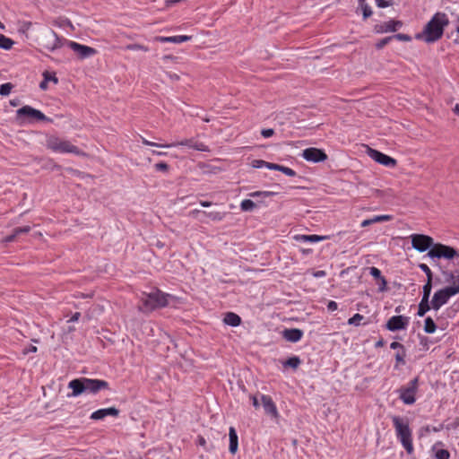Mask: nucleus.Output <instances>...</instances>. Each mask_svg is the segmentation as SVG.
<instances>
[{"mask_svg": "<svg viewBox=\"0 0 459 459\" xmlns=\"http://www.w3.org/2000/svg\"><path fill=\"white\" fill-rule=\"evenodd\" d=\"M410 238L412 247L420 253L429 250L427 255L431 259L444 258L451 260L455 258V255H458V251L454 247L440 243H434L433 238L429 236L412 234Z\"/></svg>", "mask_w": 459, "mask_h": 459, "instance_id": "obj_1", "label": "nucleus"}, {"mask_svg": "<svg viewBox=\"0 0 459 459\" xmlns=\"http://www.w3.org/2000/svg\"><path fill=\"white\" fill-rule=\"evenodd\" d=\"M449 24V18L446 13L442 12L436 13L431 19L426 23L422 30L415 35V39L423 40L430 44L439 40L445 28Z\"/></svg>", "mask_w": 459, "mask_h": 459, "instance_id": "obj_2", "label": "nucleus"}, {"mask_svg": "<svg viewBox=\"0 0 459 459\" xmlns=\"http://www.w3.org/2000/svg\"><path fill=\"white\" fill-rule=\"evenodd\" d=\"M176 298L170 294L165 293L159 289H153L151 292H143L140 297V305L138 309L143 313H150L156 309L168 307Z\"/></svg>", "mask_w": 459, "mask_h": 459, "instance_id": "obj_3", "label": "nucleus"}, {"mask_svg": "<svg viewBox=\"0 0 459 459\" xmlns=\"http://www.w3.org/2000/svg\"><path fill=\"white\" fill-rule=\"evenodd\" d=\"M68 387L72 389V394H67V396L77 397L84 393L95 394L101 389H107L108 383L101 379L81 377L71 380Z\"/></svg>", "mask_w": 459, "mask_h": 459, "instance_id": "obj_4", "label": "nucleus"}, {"mask_svg": "<svg viewBox=\"0 0 459 459\" xmlns=\"http://www.w3.org/2000/svg\"><path fill=\"white\" fill-rule=\"evenodd\" d=\"M397 439L402 444L408 455L414 452L412 443V430L410 428L409 420L404 417L394 415L391 417Z\"/></svg>", "mask_w": 459, "mask_h": 459, "instance_id": "obj_5", "label": "nucleus"}, {"mask_svg": "<svg viewBox=\"0 0 459 459\" xmlns=\"http://www.w3.org/2000/svg\"><path fill=\"white\" fill-rule=\"evenodd\" d=\"M459 293V275L455 279L454 286H447L437 290L431 299V307L435 311H438L441 307L446 305L450 298Z\"/></svg>", "mask_w": 459, "mask_h": 459, "instance_id": "obj_6", "label": "nucleus"}, {"mask_svg": "<svg viewBox=\"0 0 459 459\" xmlns=\"http://www.w3.org/2000/svg\"><path fill=\"white\" fill-rule=\"evenodd\" d=\"M16 120L20 125L47 120L46 116L30 106H23L16 111Z\"/></svg>", "mask_w": 459, "mask_h": 459, "instance_id": "obj_7", "label": "nucleus"}, {"mask_svg": "<svg viewBox=\"0 0 459 459\" xmlns=\"http://www.w3.org/2000/svg\"><path fill=\"white\" fill-rule=\"evenodd\" d=\"M419 388V377H416L397 390L399 398L404 404L411 405L416 402V394Z\"/></svg>", "mask_w": 459, "mask_h": 459, "instance_id": "obj_8", "label": "nucleus"}, {"mask_svg": "<svg viewBox=\"0 0 459 459\" xmlns=\"http://www.w3.org/2000/svg\"><path fill=\"white\" fill-rule=\"evenodd\" d=\"M65 39H60L57 34L52 30H47L42 38V46L48 51H55L63 46Z\"/></svg>", "mask_w": 459, "mask_h": 459, "instance_id": "obj_9", "label": "nucleus"}, {"mask_svg": "<svg viewBox=\"0 0 459 459\" xmlns=\"http://www.w3.org/2000/svg\"><path fill=\"white\" fill-rule=\"evenodd\" d=\"M366 147H367V153L372 160H374L377 163L384 165L387 168L395 167L396 160L394 158H392L388 155H385L377 150H374V149L370 148L368 145H366Z\"/></svg>", "mask_w": 459, "mask_h": 459, "instance_id": "obj_10", "label": "nucleus"}, {"mask_svg": "<svg viewBox=\"0 0 459 459\" xmlns=\"http://www.w3.org/2000/svg\"><path fill=\"white\" fill-rule=\"evenodd\" d=\"M302 157L309 162L317 163L327 159V155L323 150L317 148H307L303 151Z\"/></svg>", "mask_w": 459, "mask_h": 459, "instance_id": "obj_11", "label": "nucleus"}, {"mask_svg": "<svg viewBox=\"0 0 459 459\" xmlns=\"http://www.w3.org/2000/svg\"><path fill=\"white\" fill-rule=\"evenodd\" d=\"M410 319L404 316H394L386 323V329L392 332L406 329Z\"/></svg>", "mask_w": 459, "mask_h": 459, "instance_id": "obj_12", "label": "nucleus"}, {"mask_svg": "<svg viewBox=\"0 0 459 459\" xmlns=\"http://www.w3.org/2000/svg\"><path fill=\"white\" fill-rule=\"evenodd\" d=\"M67 46L74 51L80 58L89 57L97 53L95 48L79 44L75 41H67Z\"/></svg>", "mask_w": 459, "mask_h": 459, "instance_id": "obj_13", "label": "nucleus"}, {"mask_svg": "<svg viewBox=\"0 0 459 459\" xmlns=\"http://www.w3.org/2000/svg\"><path fill=\"white\" fill-rule=\"evenodd\" d=\"M403 26L401 21L390 20L375 26L377 33L394 32Z\"/></svg>", "mask_w": 459, "mask_h": 459, "instance_id": "obj_14", "label": "nucleus"}, {"mask_svg": "<svg viewBox=\"0 0 459 459\" xmlns=\"http://www.w3.org/2000/svg\"><path fill=\"white\" fill-rule=\"evenodd\" d=\"M119 414V411L115 407L100 409L93 411L90 418L93 420H103L107 416L117 417Z\"/></svg>", "mask_w": 459, "mask_h": 459, "instance_id": "obj_15", "label": "nucleus"}, {"mask_svg": "<svg viewBox=\"0 0 459 459\" xmlns=\"http://www.w3.org/2000/svg\"><path fill=\"white\" fill-rule=\"evenodd\" d=\"M261 403L266 414L275 418L278 416L276 405L269 395L261 394Z\"/></svg>", "mask_w": 459, "mask_h": 459, "instance_id": "obj_16", "label": "nucleus"}, {"mask_svg": "<svg viewBox=\"0 0 459 459\" xmlns=\"http://www.w3.org/2000/svg\"><path fill=\"white\" fill-rule=\"evenodd\" d=\"M55 153H74L76 155H83L77 145H49Z\"/></svg>", "mask_w": 459, "mask_h": 459, "instance_id": "obj_17", "label": "nucleus"}, {"mask_svg": "<svg viewBox=\"0 0 459 459\" xmlns=\"http://www.w3.org/2000/svg\"><path fill=\"white\" fill-rule=\"evenodd\" d=\"M285 340L290 342H297L301 340L303 332L298 328L285 329L282 333Z\"/></svg>", "mask_w": 459, "mask_h": 459, "instance_id": "obj_18", "label": "nucleus"}, {"mask_svg": "<svg viewBox=\"0 0 459 459\" xmlns=\"http://www.w3.org/2000/svg\"><path fill=\"white\" fill-rule=\"evenodd\" d=\"M191 39H192V37L187 36V35H178V36H171V37L157 36L154 38V40L158 41V42H162V43L169 42V43L179 44V43H182L185 41H188Z\"/></svg>", "mask_w": 459, "mask_h": 459, "instance_id": "obj_19", "label": "nucleus"}, {"mask_svg": "<svg viewBox=\"0 0 459 459\" xmlns=\"http://www.w3.org/2000/svg\"><path fill=\"white\" fill-rule=\"evenodd\" d=\"M230 446L229 450L230 454L235 455L238 447V437L237 431L234 427H230L229 429Z\"/></svg>", "mask_w": 459, "mask_h": 459, "instance_id": "obj_20", "label": "nucleus"}, {"mask_svg": "<svg viewBox=\"0 0 459 459\" xmlns=\"http://www.w3.org/2000/svg\"><path fill=\"white\" fill-rule=\"evenodd\" d=\"M298 241L301 242H311L316 243L319 241H323L328 239V236H319V235H298L295 237Z\"/></svg>", "mask_w": 459, "mask_h": 459, "instance_id": "obj_21", "label": "nucleus"}, {"mask_svg": "<svg viewBox=\"0 0 459 459\" xmlns=\"http://www.w3.org/2000/svg\"><path fill=\"white\" fill-rule=\"evenodd\" d=\"M223 322L230 326H238L241 323V318L235 313L228 312L224 316Z\"/></svg>", "mask_w": 459, "mask_h": 459, "instance_id": "obj_22", "label": "nucleus"}, {"mask_svg": "<svg viewBox=\"0 0 459 459\" xmlns=\"http://www.w3.org/2000/svg\"><path fill=\"white\" fill-rule=\"evenodd\" d=\"M43 77L44 80L39 84V88L42 91H46L48 89V83H49V82H53L56 84L58 82L57 77L55 74L48 73V71L43 73Z\"/></svg>", "mask_w": 459, "mask_h": 459, "instance_id": "obj_23", "label": "nucleus"}, {"mask_svg": "<svg viewBox=\"0 0 459 459\" xmlns=\"http://www.w3.org/2000/svg\"><path fill=\"white\" fill-rule=\"evenodd\" d=\"M269 169L281 171L288 177H295L297 175L294 169L276 163H273V165L269 166Z\"/></svg>", "mask_w": 459, "mask_h": 459, "instance_id": "obj_24", "label": "nucleus"}, {"mask_svg": "<svg viewBox=\"0 0 459 459\" xmlns=\"http://www.w3.org/2000/svg\"><path fill=\"white\" fill-rule=\"evenodd\" d=\"M269 169L281 171L288 177H295L297 175L294 169L276 163H273V165L269 166Z\"/></svg>", "mask_w": 459, "mask_h": 459, "instance_id": "obj_25", "label": "nucleus"}, {"mask_svg": "<svg viewBox=\"0 0 459 459\" xmlns=\"http://www.w3.org/2000/svg\"><path fill=\"white\" fill-rule=\"evenodd\" d=\"M430 309H432L431 300L429 301V300H422L421 299L420 304H419L417 316H420V317H422Z\"/></svg>", "mask_w": 459, "mask_h": 459, "instance_id": "obj_26", "label": "nucleus"}, {"mask_svg": "<svg viewBox=\"0 0 459 459\" xmlns=\"http://www.w3.org/2000/svg\"><path fill=\"white\" fill-rule=\"evenodd\" d=\"M423 329L426 333H434L436 332L437 325L430 316L425 318Z\"/></svg>", "mask_w": 459, "mask_h": 459, "instance_id": "obj_27", "label": "nucleus"}, {"mask_svg": "<svg viewBox=\"0 0 459 459\" xmlns=\"http://www.w3.org/2000/svg\"><path fill=\"white\" fill-rule=\"evenodd\" d=\"M14 42L13 39L5 37L3 34H0V48L9 50L13 48Z\"/></svg>", "mask_w": 459, "mask_h": 459, "instance_id": "obj_28", "label": "nucleus"}, {"mask_svg": "<svg viewBox=\"0 0 459 459\" xmlns=\"http://www.w3.org/2000/svg\"><path fill=\"white\" fill-rule=\"evenodd\" d=\"M301 363V360L299 357L293 356L288 359L284 363V367H290L293 369H296Z\"/></svg>", "mask_w": 459, "mask_h": 459, "instance_id": "obj_29", "label": "nucleus"}, {"mask_svg": "<svg viewBox=\"0 0 459 459\" xmlns=\"http://www.w3.org/2000/svg\"><path fill=\"white\" fill-rule=\"evenodd\" d=\"M209 219L214 221H221L224 219L226 216V212H204Z\"/></svg>", "mask_w": 459, "mask_h": 459, "instance_id": "obj_30", "label": "nucleus"}, {"mask_svg": "<svg viewBox=\"0 0 459 459\" xmlns=\"http://www.w3.org/2000/svg\"><path fill=\"white\" fill-rule=\"evenodd\" d=\"M275 195H276V193L272 192V191H255V192L250 193L249 196L253 197V198H258V197L267 198V197L273 196Z\"/></svg>", "mask_w": 459, "mask_h": 459, "instance_id": "obj_31", "label": "nucleus"}, {"mask_svg": "<svg viewBox=\"0 0 459 459\" xmlns=\"http://www.w3.org/2000/svg\"><path fill=\"white\" fill-rule=\"evenodd\" d=\"M432 289V281H427L422 288V300H429V296Z\"/></svg>", "mask_w": 459, "mask_h": 459, "instance_id": "obj_32", "label": "nucleus"}, {"mask_svg": "<svg viewBox=\"0 0 459 459\" xmlns=\"http://www.w3.org/2000/svg\"><path fill=\"white\" fill-rule=\"evenodd\" d=\"M255 207V204L250 199H244L240 203V208L244 212H251Z\"/></svg>", "mask_w": 459, "mask_h": 459, "instance_id": "obj_33", "label": "nucleus"}, {"mask_svg": "<svg viewBox=\"0 0 459 459\" xmlns=\"http://www.w3.org/2000/svg\"><path fill=\"white\" fill-rule=\"evenodd\" d=\"M125 48L126 50H131V51H134V50H141V51H143V52H148L149 51V48L144 46V45H142V44H139V43H134V44H128L125 47Z\"/></svg>", "mask_w": 459, "mask_h": 459, "instance_id": "obj_34", "label": "nucleus"}, {"mask_svg": "<svg viewBox=\"0 0 459 459\" xmlns=\"http://www.w3.org/2000/svg\"><path fill=\"white\" fill-rule=\"evenodd\" d=\"M370 219L374 224V223H378V222L389 221L393 219V216L389 215V214H382V215H376Z\"/></svg>", "mask_w": 459, "mask_h": 459, "instance_id": "obj_35", "label": "nucleus"}, {"mask_svg": "<svg viewBox=\"0 0 459 459\" xmlns=\"http://www.w3.org/2000/svg\"><path fill=\"white\" fill-rule=\"evenodd\" d=\"M273 165L272 162H267L262 160H254L252 161V167L255 169H262V168H267L269 169V166Z\"/></svg>", "mask_w": 459, "mask_h": 459, "instance_id": "obj_36", "label": "nucleus"}, {"mask_svg": "<svg viewBox=\"0 0 459 459\" xmlns=\"http://www.w3.org/2000/svg\"><path fill=\"white\" fill-rule=\"evenodd\" d=\"M13 85L11 82L4 83L0 86V95L7 96L10 94Z\"/></svg>", "mask_w": 459, "mask_h": 459, "instance_id": "obj_37", "label": "nucleus"}, {"mask_svg": "<svg viewBox=\"0 0 459 459\" xmlns=\"http://www.w3.org/2000/svg\"><path fill=\"white\" fill-rule=\"evenodd\" d=\"M364 319V316L360 314H355L352 317L348 320V324L351 325H359L360 322Z\"/></svg>", "mask_w": 459, "mask_h": 459, "instance_id": "obj_38", "label": "nucleus"}, {"mask_svg": "<svg viewBox=\"0 0 459 459\" xmlns=\"http://www.w3.org/2000/svg\"><path fill=\"white\" fill-rule=\"evenodd\" d=\"M419 268L426 273L427 281H432L433 274L429 267L426 264H420Z\"/></svg>", "mask_w": 459, "mask_h": 459, "instance_id": "obj_39", "label": "nucleus"}, {"mask_svg": "<svg viewBox=\"0 0 459 459\" xmlns=\"http://www.w3.org/2000/svg\"><path fill=\"white\" fill-rule=\"evenodd\" d=\"M378 8H386L394 4V0H375Z\"/></svg>", "mask_w": 459, "mask_h": 459, "instance_id": "obj_40", "label": "nucleus"}, {"mask_svg": "<svg viewBox=\"0 0 459 459\" xmlns=\"http://www.w3.org/2000/svg\"><path fill=\"white\" fill-rule=\"evenodd\" d=\"M360 8L362 10L363 18L368 19L372 15V10L371 7L367 4H360Z\"/></svg>", "mask_w": 459, "mask_h": 459, "instance_id": "obj_41", "label": "nucleus"}, {"mask_svg": "<svg viewBox=\"0 0 459 459\" xmlns=\"http://www.w3.org/2000/svg\"><path fill=\"white\" fill-rule=\"evenodd\" d=\"M435 457L437 459H449L450 453L446 449H439L436 452Z\"/></svg>", "mask_w": 459, "mask_h": 459, "instance_id": "obj_42", "label": "nucleus"}, {"mask_svg": "<svg viewBox=\"0 0 459 459\" xmlns=\"http://www.w3.org/2000/svg\"><path fill=\"white\" fill-rule=\"evenodd\" d=\"M393 39H395L397 40H400V41H404V42H409L411 40V37L407 35V34H403V33H398V34H395L394 36H392Z\"/></svg>", "mask_w": 459, "mask_h": 459, "instance_id": "obj_43", "label": "nucleus"}, {"mask_svg": "<svg viewBox=\"0 0 459 459\" xmlns=\"http://www.w3.org/2000/svg\"><path fill=\"white\" fill-rule=\"evenodd\" d=\"M405 350L398 351V352L395 354V360L399 364H404L405 360Z\"/></svg>", "mask_w": 459, "mask_h": 459, "instance_id": "obj_44", "label": "nucleus"}, {"mask_svg": "<svg viewBox=\"0 0 459 459\" xmlns=\"http://www.w3.org/2000/svg\"><path fill=\"white\" fill-rule=\"evenodd\" d=\"M393 39V37L390 36V37H386V38H384L382 39H380L377 44H376V48H378V49H381L383 48L386 44H388L391 40Z\"/></svg>", "mask_w": 459, "mask_h": 459, "instance_id": "obj_45", "label": "nucleus"}, {"mask_svg": "<svg viewBox=\"0 0 459 459\" xmlns=\"http://www.w3.org/2000/svg\"><path fill=\"white\" fill-rule=\"evenodd\" d=\"M370 275L376 279H381L383 276L381 275V271L377 267H370L369 268Z\"/></svg>", "mask_w": 459, "mask_h": 459, "instance_id": "obj_46", "label": "nucleus"}, {"mask_svg": "<svg viewBox=\"0 0 459 459\" xmlns=\"http://www.w3.org/2000/svg\"><path fill=\"white\" fill-rule=\"evenodd\" d=\"M31 25L32 23L30 22H23L19 29V31H21L23 34H27Z\"/></svg>", "mask_w": 459, "mask_h": 459, "instance_id": "obj_47", "label": "nucleus"}, {"mask_svg": "<svg viewBox=\"0 0 459 459\" xmlns=\"http://www.w3.org/2000/svg\"><path fill=\"white\" fill-rule=\"evenodd\" d=\"M30 226L19 227V228L14 229V232L17 236L20 234L28 233V232H30Z\"/></svg>", "mask_w": 459, "mask_h": 459, "instance_id": "obj_48", "label": "nucleus"}, {"mask_svg": "<svg viewBox=\"0 0 459 459\" xmlns=\"http://www.w3.org/2000/svg\"><path fill=\"white\" fill-rule=\"evenodd\" d=\"M337 308H338V304L335 301L330 300L327 303V309H328V311L333 312V311L337 310Z\"/></svg>", "mask_w": 459, "mask_h": 459, "instance_id": "obj_49", "label": "nucleus"}, {"mask_svg": "<svg viewBox=\"0 0 459 459\" xmlns=\"http://www.w3.org/2000/svg\"><path fill=\"white\" fill-rule=\"evenodd\" d=\"M274 134V131L273 129H271V128H268V129H263L261 131V134L264 137V138H269L271 137L272 135H273Z\"/></svg>", "mask_w": 459, "mask_h": 459, "instance_id": "obj_50", "label": "nucleus"}, {"mask_svg": "<svg viewBox=\"0 0 459 459\" xmlns=\"http://www.w3.org/2000/svg\"><path fill=\"white\" fill-rule=\"evenodd\" d=\"M312 275L315 278H323L326 275V273H325V271H323V270L313 271Z\"/></svg>", "mask_w": 459, "mask_h": 459, "instance_id": "obj_51", "label": "nucleus"}, {"mask_svg": "<svg viewBox=\"0 0 459 459\" xmlns=\"http://www.w3.org/2000/svg\"><path fill=\"white\" fill-rule=\"evenodd\" d=\"M390 348L393 349V350H399V351H402L404 349L403 345L400 342H393L391 344H390Z\"/></svg>", "mask_w": 459, "mask_h": 459, "instance_id": "obj_52", "label": "nucleus"}, {"mask_svg": "<svg viewBox=\"0 0 459 459\" xmlns=\"http://www.w3.org/2000/svg\"><path fill=\"white\" fill-rule=\"evenodd\" d=\"M16 237H17V235H16V234H15V232L13 231V234L6 236V237L3 239V241H4V242H5V243H10V242H13V241L15 239V238H16Z\"/></svg>", "mask_w": 459, "mask_h": 459, "instance_id": "obj_53", "label": "nucleus"}, {"mask_svg": "<svg viewBox=\"0 0 459 459\" xmlns=\"http://www.w3.org/2000/svg\"><path fill=\"white\" fill-rule=\"evenodd\" d=\"M442 429H443V425H440L439 427H433V428H430L429 426H427V427L424 428V430L426 432H429L430 430H432L434 432H437V431H440Z\"/></svg>", "mask_w": 459, "mask_h": 459, "instance_id": "obj_54", "label": "nucleus"}, {"mask_svg": "<svg viewBox=\"0 0 459 459\" xmlns=\"http://www.w3.org/2000/svg\"><path fill=\"white\" fill-rule=\"evenodd\" d=\"M380 281L381 283L379 285V290L385 291L386 290L387 281L384 277L380 279Z\"/></svg>", "mask_w": 459, "mask_h": 459, "instance_id": "obj_55", "label": "nucleus"}, {"mask_svg": "<svg viewBox=\"0 0 459 459\" xmlns=\"http://www.w3.org/2000/svg\"><path fill=\"white\" fill-rule=\"evenodd\" d=\"M167 75L172 81H178L180 79L179 75L174 73H167Z\"/></svg>", "mask_w": 459, "mask_h": 459, "instance_id": "obj_56", "label": "nucleus"}, {"mask_svg": "<svg viewBox=\"0 0 459 459\" xmlns=\"http://www.w3.org/2000/svg\"><path fill=\"white\" fill-rule=\"evenodd\" d=\"M155 166L158 170H166L168 169V165L163 162L157 163Z\"/></svg>", "mask_w": 459, "mask_h": 459, "instance_id": "obj_57", "label": "nucleus"}, {"mask_svg": "<svg viewBox=\"0 0 459 459\" xmlns=\"http://www.w3.org/2000/svg\"><path fill=\"white\" fill-rule=\"evenodd\" d=\"M251 400H252V403H253L254 407L258 408L259 405H260V403H259L257 397L256 396H251Z\"/></svg>", "mask_w": 459, "mask_h": 459, "instance_id": "obj_58", "label": "nucleus"}, {"mask_svg": "<svg viewBox=\"0 0 459 459\" xmlns=\"http://www.w3.org/2000/svg\"><path fill=\"white\" fill-rule=\"evenodd\" d=\"M36 351H37V347L32 346V345H30L28 349L24 350L25 354L30 353V352H36Z\"/></svg>", "mask_w": 459, "mask_h": 459, "instance_id": "obj_59", "label": "nucleus"}, {"mask_svg": "<svg viewBox=\"0 0 459 459\" xmlns=\"http://www.w3.org/2000/svg\"><path fill=\"white\" fill-rule=\"evenodd\" d=\"M371 224H373V222L371 221V219H367L361 222L360 226L364 228V227H368Z\"/></svg>", "mask_w": 459, "mask_h": 459, "instance_id": "obj_60", "label": "nucleus"}, {"mask_svg": "<svg viewBox=\"0 0 459 459\" xmlns=\"http://www.w3.org/2000/svg\"><path fill=\"white\" fill-rule=\"evenodd\" d=\"M197 151H202V152H205V151H208L206 145H204V144H201V145H195Z\"/></svg>", "mask_w": 459, "mask_h": 459, "instance_id": "obj_61", "label": "nucleus"}, {"mask_svg": "<svg viewBox=\"0 0 459 459\" xmlns=\"http://www.w3.org/2000/svg\"><path fill=\"white\" fill-rule=\"evenodd\" d=\"M200 204L203 206V207H210L212 205V203L211 202H207V201H201L200 202Z\"/></svg>", "mask_w": 459, "mask_h": 459, "instance_id": "obj_62", "label": "nucleus"}, {"mask_svg": "<svg viewBox=\"0 0 459 459\" xmlns=\"http://www.w3.org/2000/svg\"><path fill=\"white\" fill-rule=\"evenodd\" d=\"M80 313H75L72 317H71V321L74 322V321H77L80 317Z\"/></svg>", "mask_w": 459, "mask_h": 459, "instance_id": "obj_63", "label": "nucleus"}, {"mask_svg": "<svg viewBox=\"0 0 459 459\" xmlns=\"http://www.w3.org/2000/svg\"><path fill=\"white\" fill-rule=\"evenodd\" d=\"M455 112L459 116V104H456L455 107Z\"/></svg>", "mask_w": 459, "mask_h": 459, "instance_id": "obj_64", "label": "nucleus"}]
</instances>
